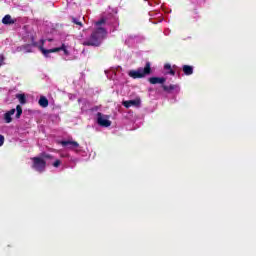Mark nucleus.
<instances>
[{
    "label": "nucleus",
    "mask_w": 256,
    "mask_h": 256,
    "mask_svg": "<svg viewBox=\"0 0 256 256\" xmlns=\"http://www.w3.org/2000/svg\"><path fill=\"white\" fill-rule=\"evenodd\" d=\"M105 39H107V29L104 27H96L89 38L82 42V45L84 47H101Z\"/></svg>",
    "instance_id": "f257e3e1"
},
{
    "label": "nucleus",
    "mask_w": 256,
    "mask_h": 256,
    "mask_svg": "<svg viewBox=\"0 0 256 256\" xmlns=\"http://www.w3.org/2000/svg\"><path fill=\"white\" fill-rule=\"evenodd\" d=\"M132 79H143L147 75H151V62H147L144 68H138L137 70H131L128 73Z\"/></svg>",
    "instance_id": "f03ea898"
},
{
    "label": "nucleus",
    "mask_w": 256,
    "mask_h": 256,
    "mask_svg": "<svg viewBox=\"0 0 256 256\" xmlns=\"http://www.w3.org/2000/svg\"><path fill=\"white\" fill-rule=\"evenodd\" d=\"M41 43L42 44L38 46V49L44 57H49L50 53H59V51H64V55H69V50H67V46H65V44H62L61 47L45 49V47H43V45H45V40H41Z\"/></svg>",
    "instance_id": "7ed1b4c3"
},
{
    "label": "nucleus",
    "mask_w": 256,
    "mask_h": 256,
    "mask_svg": "<svg viewBox=\"0 0 256 256\" xmlns=\"http://www.w3.org/2000/svg\"><path fill=\"white\" fill-rule=\"evenodd\" d=\"M97 123L100 127H111V121L103 113L98 112L97 114Z\"/></svg>",
    "instance_id": "20e7f679"
},
{
    "label": "nucleus",
    "mask_w": 256,
    "mask_h": 256,
    "mask_svg": "<svg viewBox=\"0 0 256 256\" xmlns=\"http://www.w3.org/2000/svg\"><path fill=\"white\" fill-rule=\"evenodd\" d=\"M60 145H62V147L65 149H78L79 142L73 140H63L60 141Z\"/></svg>",
    "instance_id": "39448f33"
},
{
    "label": "nucleus",
    "mask_w": 256,
    "mask_h": 256,
    "mask_svg": "<svg viewBox=\"0 0 256 256\" xmlns=\"http://www.w3.org/2000/svg\"><path fill=\"white\" fill-rule=\"evenodd\" d=\"M122 105L126 107V109H129V107H139L141 105V100L135 99V100L124 101L122 102Z\"/></svg>",
    "instance_id": "423d86ee"
},
{
    "label": "nucleus",
    "mask_w": 256,
    "mask_h": 256,
    "mask_svg": "<svg viewBox=\"0 0 256 256\" xmlns=\"http://www.w3.org/2000/svg\"><path fill=\"white\" fill-rule=\"evenodd\" d=\"M165 81H167V79L165 77H151L149 78V83H151V85H163V83H165Z\"/></svg>",
    "instance_id": "0eeeda50"
},
{
    "label": "nucleus",
    "mask_w": 256,
    "mask_h": 256,
    "mask_svg": "<svg viewBox=\"0 0 256 256\" xmlns=\"http://www.w3.org/2000/svg\"><path fill=\"white\" fill-rule=\"evenodd\" d=\"M15 111H16L15 108H13L4 114L5 123H11V121H13V118H11V115H15Z\"/></svg>",
    "instance_id": "6e6552de"
},
{
    "label": "nucleus",
    "mask_w": 256,
    "mask_h": 256,
    "mask_svg": "<svg viewBox=\"0 0 256 256\" xmlns=\"http://www.w3.org/2000/svg\"><path fill=\"white\" fill-rule=\"evenodd\" d=\"M38 104L40 105V107H42L43 109L49 107V100L47 99V97L45 96H41Z\"/></svg>",
    "instance_id": "1a4fd4ad"
},
{
    "label": "nucleus",
    "mask_w": 256,
    "mask_h": 256,
    "mask_svg": "<svg viewBox=\"0 0 256 256\" xmlns=\"http://www.w3.org/2000/svg\"><path fill=\"white\" fill-rule=\"evenodd\" d=\"M3 25H13L15 23V20L11 18V15L7 14L2 19Z\"/></svg>",
    "instance_id": "9d476101"
},
{
    "label": "nucleus",
    "mask_w": 256,
    "mask_h": 256,
    "mask_svg": "<svg viewBox=\"0 0 256 256\" xmlns=\"http://www.w3.org/2000/svg\"><path fill=\"white\" fill-rule=\"evenodd\" d=\"M34 169L37 171H43L45 169V161L34 162Z\"/></svg>",
    "instance_id": "9b49d317"
},
{
    "label": "nucleus",
    "mask_w": 256,
    "mask_h": 256,
    "mask_svg": "<svg viewBox=\"0 0 256 256\" xmlns=\"http://www.w3.org/2000/svg\"><path fill=\"white\" fill-rule=\"evenodd\" d=\"M182 71H183L184 75L189 76L193 73V66L183 65L182 66Z\"/></svg>",
    "instance_id": "f8f14e48"
},
{
    "label": "nucleus",
    "mask_w": 256,
    "mask_h": 256,
    "mask_svg": "<svg viewBox=\"0 0 256 256\" xmlns=\"http://www.w3.org/2000/svg\"><path fill=\"white\" fill-rule=\"evenodd\" d=\"M162 89L166 93H171V91H175V89H177V85H175V84H170L169 86L162 85Z\"/></svg>",
    "instance_id": "ddd939ff"
},
{
    "label": "nucleus",
    "mask_w": 256,
    "mask_h": 256,
    "mask_svg": "<svg viewBox=\"0 0 256 256\" xmlns=\"http://www.w3.org/2000/svg\"><path fill=\"white\" fill-rule=\"evenodd\" d=\"M16 99H18L21 105H25V103H27V97L25 94H16Z\"/></svg>",
    "instance_id": "4468645a"
},
{
    "label": "nucleus",
    "mask_w": 256,
    "mask_h": 256,
    "mask_svg": "<svg viewBox=\"0 0 256 256\" xmlns=\"http://www.w3.org/2000/svg\"><path fill=\"white\" fill-rule=\"evenodd\" d=\"M43 159H53V157L47 153H42V158L34 157L33 161H43Z\"/></svg>",
    "instance_id": "2eb2a0df"
},
{
    "label": "nucleus",
    "mask_w": 256,
    "mask_h": 256,
    "mask_svg": "<svg viewBox=\"0 0 256 256\" xmlns=\"http://www.w3.org/2000/svg\"><path fill=\"white\" fill-rule=\"evenodd\" d=\"M21 115H23V108L21 105L16 106V119H20Z\"/></svg>",
    "instance_id": "dca6fc26"
},
{
    "label": "nucleus",
    "mask_w": 256,
    "mask_h": 256,
    "mask_svg": "<svg viewBox=\"0 0 256 256\" xmlns=\"http://www.w3.org/2000/svg\"><path fill=\"white\" fill-rule=\"evenodd\" d=\"M105 23H107V18H101L100 20H98V21H96L95 23H94V25L96 26V27H101V25H105Z\"/></svg>",
    "instance_id": "f3484780"
},
{
    "label": "nucleus",
    "mask_w": 256,
    "mask_h": 256,
    "mask_svg": "<svg viewBox=\"0 0 256 256\" xmlns=\"http://www.w3.org/2000/svg\"><path fill=\"white\" fill-rule=\"evenodd\" d=\"M72 23H74V25H79V27H83V22L79 21V19L72 17Z\"/></svg>",
    "instance_id": "a211bd4d"
},
{
    "label": "nucleus",
    "mask_w": 256,
    "mask_h": 256,
    "mask_svg": "<svg viewBox=\"0 0 256 256\" xmlns=\"http://www.w3.org/2000/svg\"><path fill=\"white\" fill-rule=\"evenodd\" d=\"M3 143H5V136L0 135V147H2Z\"/></svg>",
    "instance_id": "6ab92c4d"
},
{
    "label": "nucleus",
    "mask_w": 256,
    "mask_h": 256,
    "mask_svg": "<svg viewBox=\"0 0 256 256\" xmlns=\"http://www.w3.org/2000/svg\"><path fill=\"white\" fill-rule=\"evenodd\" d=\"M164 69H167L168 71H171V64H165Z\"/></svg>",
    "instance_id": "aec40b11"
},
{
    "label": "nucleus",
    "mask_w": 256,
    "mask_h": 256,
    "mask_svg": "<svg viewBox=\"0 0 256 256\" xmlns=\"http://www.w3.org/2000/svg\"><path fill=\"white\" fill-rule=\"evenodd\" d=\"M52 165H53V167H59V165H61V162L60 161H56Z\"/></svg>",
    "instance_id": "412c9836"
},
{
    "label": "nucleus",
    "mask_w": 256,
    "mask_h": 256,
    "mask_svg": "<svg viewBox=\"0 0 256 256\" xmlns=\"http://www.w3.org/2000/svg\"><path fill=\"white\" fill-rule=\"evenodd\" d=\"M3 61H5V56H3V54H0V63H3Z\"/></svg>",
    "instance_id": "4be33fe9"
},
{
    "label": "nucleus",
    "mask_w": 256,
    "mask_h": 256,
    "mask_svg": "<svg viewBox=\"0 0 256 256\" xmlns=\"http://www.w3.org/2000/svg\"><path fill=\"white\" fill-rule=\"evenodd\" d=\"M26 47H27L28 53H31V48H32V46H31V45H28V46H26Z\"/></svg>",
    "instance_id": "5701e85b"
},
{
    "label": "nucleus",
    "mask_w": 256,
    "mask_h": 256,
    "mask_svg": "<svg viewBox=\"0 0 256 256\" xmlns=\"http://www.w3.org/2000/svg\"><path fill=\"white\" fill-rule=\"evenodd\" d=\"M169 74L170 75H175V71L173 69H170Z\"/></svg>",
    "instance_id": "b1692460"
},
{
    "label": "nucleus",
    "mask_w": 256,
    "mask_h": 256,
    "mask_svg": "<svg viewBox=\"0 0 256 256\" xmlns=\"http://www.w3.org/2000/svg\"><path fill=\"white\" fill-rule=\"evenodd\" d=\"M33 45H34V47H37V43L34 42Z\"/></svg>",
    "instance_id": "393cba45"
},
{
    "label": "nucleus",
    "mask_w": 256,
    "mask_h": 256,
    "mask_svg": "<svg viewBox=\"0 0 256 256\" xmlns=\"http://www.w3.org/2000/svg\"><path fill=\"white\" fill-rule=\"evenodd\" d=\"M48 41H53V39H48Z\"/></svg>",
    "instance_id": "a878e982"
},
{
    "label": "nucleus",
    "mask_w": 256,
    "mask_h": 256,
    "mask_svg": "<svg viewBox=\"0 0 256 256\" xmlns=\"http://www.w3.org/2000/svg\"><path fill=\"white\" fill-rule=\"evenodd\" d=\"M0 67H1V63H0Z\"/></svg>",
    "instance_id": "bb28decb"
}]
</instances>
